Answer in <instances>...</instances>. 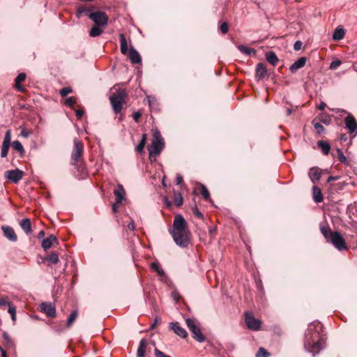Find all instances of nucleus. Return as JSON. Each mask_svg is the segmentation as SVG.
Returning a JSON list of instances; mask_svg holds the SVG:
<instances>
[{
  "label": "nucleus",
  "mask_w": 357,
  "mask_h": 357,
  "mask_svg": "<svg viewBox=\"0 0 357 357\" xmlns=\"http://www.w3.org/2000/svg\"><path fill=\"white\" fill-rule=\"evenodd\" d=\"M174 242L180 247L186 248L190 243V231L184 218L176 215L173 222V228L170 231Z\"/></svg>",
  "instance_id": "f257e3e1"
},
{
  "label": "nucleus",
  "mask_w": 357,
  "mask_h": 357,
  "mask_svg": "<svg viewBox=\"0 0 357 357\" xmlns=\"http://www.w3.org/2000/svg\"><path fill=\"white\" fill-rule=\"evenodd\" d=\"M321 328L319 322H313L309 325L305 333V347L314 356L324 348V341L319 336Z\"/></svg>",
  "instance_id": "f03ea898"
},
{
  "label": "nucleus",
  "mask_w": 357,
  "mask_h": 357,
  "mask_svg": "<svg viewBox=\"0 0 357 357\" xmlns=\"http://www.w3.org/2000/svg\"><path fill=\"white\" fill-rule=\"evenodd\" d=\"M320 231L326 241L331 243L337 250L343 251L348 249L346 241L338 231H333L328 227H321Z\"/></svg>",
  "instance_id": "7ed1b4c3"
},
{
  "label": "nucleus",
  "mask_w": 357,
  "mask_h": 357,
  "mask_svg": "<svg viewBox=\"0 0 357 357\" xmlns=\"http://www.w3.org/2000/svg\"><path fill=\"white\" fill-rule=\"evenodd\" d=\"M84 152V144L77 138L73 140V149L71 153V159L73 160V165L76 166L78 169H80L82 172L84 170V167L82 165L83 163V155Z\"/></svg>",
  "instance_id": "20e7f679"
},
{
  "label": "nucleus",
  "mask_w": 357,
  "mask_h": 357,
  "mask_svg": "<svg viewBox=\"0 0 357 357\" xmlns=\"http://www.w3.org/2000/svg\"><path fill=\"white\" fill-rule=\"evenodd\" d=\"M127 93L124 89H118L109 97V100L115 114H118L121 111Z\"/></svg>",
  "instance_id": "39448f33"
},
{
  "label": "nucleus",
  "mask_w": 357,
  "mask_h": 357,
  "mask_svg": "<svg viewBox=\"0 0 357 357\" xmlns=\"http://www.w3.org/2000/svg\"><path fill=\"white\" fill-rule=\"evenodd\" d=\"M165 146V143L159 131L154 132L151 146L148 148L149 158L157 157Z\"/></svg>",
  "instance_id": "423d86ee"
},
{
  "label": "nucleus",
  "mask_w": 357,
  "mask_h": 357,
  "mask_svg": "<svg viewBox=\"0 0 357 357\" xmlns=\"http://www.w3.org/2000/svg\"><path fill=\"white\" fill-rule=\"evenodd\" d=\"M185 322L188 329L192 333V337L198 342H204L205 336L202 333L200 324L195 319L187 318Z\"/></svg>",
  "instance_id": "0eeeda50"
},
{
  "label": "nucleus",
  "mask_w": 357,
  "mask_h": 357,
  "mask_svg": "<svg viewBox=\"0 0 357 357\" xmlns=\"http://www.w3.org/2000/svg\"><path fill=\"white\" fill-rule=\"evenodd\" d=\"M89 18L94 22L95 24L100 26H106L108 22V17L105 12L97 11L89 14Z\"/></svg>",
  "instance_id": "6e6552de"
},
{
  "label": "nucleus",
  "mask_w": 357,
  "mask_h": 357,
  "mask_svg": "<svg viewBox=\"0 0 357 357\" xmlns=\"http://www.w3.org/2000/svg\"><path fill=\"white\" fill-rule=\"evenodd\" d=\"M245 321L247 327L252 331H258L261 327V321L255 318L250 312H245Z\"/></svg>",
  "instance_id": "1a4fd4ad"
},
{
  "label": "nucleus",
  "mask_w": 357,
  "mask_h": 357,
  "mask_svg": "<svg viewBox=\"0 0 357 357\" xmlns=\"http://www.w3.org/2000/svg\"><path fill=\"white\" fill-rule=\"evenodd\" d=\"M23 175L24 172L19 169L8 170L5 172V177L14 183H17L22 179Z\"/></svg>",
  "instance_id": "9d476101"
},
{
  "label": "nucleus",
  "mask_w": 357,
  "mask_h": 357,
  "mask_svg": "<svg viewBox=\"0 0 357 357\" xmlns=\"http://www.w3.org/2000/svg\"><path fill=\"white\" fill-rule=\"evenodd\" d=\"M10 140H11V131L10 130H8L6 132L4 139L2 143L1 146V156L2 158H5L7 156L9 147L10 145Z\"/></svg>",
  "instance_id": "9b49d317"
},
{
  "label": "nucleus",
  "mask_w": 357,
  "mask_h": 357,
  "mask_svg": "<svg viewBox=\"0 0 357 357\" xmlns=\"http://www.w3.org/2000/svg\"><path fill=\"white\" fill-rule=\"evenodd\" d=\"M344 123L346 128L349 130L351 134L354 133V135L357 133V121L351 114H348V116L344 119Z\"/></svg>",
  "instance_id": "f8f14e48"
},
{
  "label": "nucleus",
  "mask_w": 357,
  "mask_h": 357,
  "mask_svg": "<svg viewBox=\"0 0 357 357\" xmlns=\"http://www.w3.org/2000/svg\"><path fill=\"white\" fill-rule=\"evenodd\" d=\"M41 311L44 312L49 317H54L56 316V308L52 303H43L40 305Z\"/></svg>",
  "instance_id": "ddd939ff"
},
{
  "label": "nucleus",
  "mask_w": 357,
  "mask_h": 357,
  "mask_svg": "<svg viewBox=\"0 0 357 357\" xmlns=\"http://www.w3.org/2000/svg\"><path fill=\"white\" fill-rule=\"evenodd\" d=\"M171 330H172L178 336L181 338H186L188 337L187 331L180 326L178 322H172L169 324Z\"/></svg>",
  "instance_id": "4468645a"
},
{
  "label": "nucleus",
  "mask_w": 357,
  "mask_h": 357,
  "mask_svg": "<svg viewBox=\"0 0 357 357\" xmlns=\"http://www.w3.org/2000/svg\"><path fill=\"white\" fill-rule=\"evenodd\" d=\"M268 75L267 70L266 66L262 63H259L257 65L255 70V77L257 80L264 79Z\"/></svg>",
  "instance_id": "2eb2a0df"
},
{
  "label": "nucleus",
  "mask_w": 357,
  "mask_h": 357,
  "mask_svg": "<svg viewBox=\"0 0 357 357\" xmlns=\"http://www.w3.org/2000/svg\"><path fill=\"white\" fill-rule=\"evenodd\" d=\"M128 57L132 64L142 63V58L139 52L133 47H130L128 51Z\"/></svg>",
  "instance_id": "dca6fc26"
},
{
  "label": "nucleus",
  "mask_w": 357,
  "mask_h": 357,
  "mask_svg": "<svg viewBox=\"0 0 357 357\" xmlns=\"http://www.w3.org/2000/svg\"><path fill=\"white\" fill-rule=\"evenodd\" d=\"M309 177L312 183H316L321 178V171L317 167H312L308 172Z\"/></svg>",
  "instance_id": "f3484780"
},
{
  "label": "nucleus",
  "mask_w": 357,
  "mask_h": 357,
  "mask_svg": "<svg viewBox=\"0 0 357 357\" xmlns=\"http://www.w3.org/2000/svg\"><path fill=\"white\" fill-rule=\"evenodd\" d=\"M307 61L306 57L302 56L300 57L298 60H296L290 67L289 70L291 73L296 72L298 69L303 68Z\"/></svg>",
  "instance_id": "a211bd4d"
},
{
  "label": "nucleus",
  "mask_w": 357,
  "mask_h": 357,
  "mask_svg": "<svg viewBox=\"0 0 357 357\" xmlns=\"http://www.w3.org/2000/svg\"><path fill=\"white\" fill-rule=\"evenodd\" d=\"M114 194L115 195L117 203H121L125 197L126 192L121 184H118L117 188L114 189Z\"/></svg>",
  "instance_id": "6ab92c4d"
},
{
  "label": "nucleus",
  "mask_w": 357,
  "mask_h": 357,
  "mask_svg": "<svg viewBox=\"0 0 357 357\" xmlns=\"http://www.w3.org/2000/svg\"><path fill=\"white\" fill-rule=\"evenodd\" d=\"M2 230L3 231L5 236L8 239L13 242L17 241V236L15 233L14 229L12 227L8 226H3Z\"/></svg>",
  "instance_id": "aec40b11"
},
{
  "label": "nucleus",
  "mask_w": 357,
  "mask_h": 357,
  "mask_svg": "<svg viewBox=\"0 0 357 357\" xmlns=\"http://www.w3.org/2000/svg\"><path fill=\"white\" fill-rule=\"evenodd\" d=\"M20 225L24 231L27 234H30L32 232L31 223L29 218H24L20 222Z\"/></svg>",
  "instance_id": "412c9836"
},
{
  "label": "nucleus",
  "mask_w": 357,
  "mask_h": 357,
  "mask_svg": "<svg viewBox=\"0 0 357 357\" xmlns=\"http://www.w3.org/2000/svg\"><path fill=\"white\" fill-rule=\"evenodd\" d=\"M266 59L273 66H275L279 61L277 55L273 51L266 53Z\"/></svg>",
  "instance_id": "4be33fe9"
},
{
  "label": "nucleus",
  "mask_w": 357,
  "mask_h": 357,
  "mask_svg": "<svg viewBox=\"0 0 357 357\" xmlns=\"http://www.w3.org/2000/svg\"><path fill=\"white\" fill-rule=\"evenodd\" d=\"M146 344L147 343L145 339H142L140 340L137 352V357H144Z\"/></svg>",
  "instance_id": "5701e85b"
},
{
  "label": "nucleus",
  "mask_w": 357,
  "mask_h": 357,
  "mask_svg": "<svg viewBox=\"0 0 357 357\" xmlns=\"http://www.w3.org/2000/svg\"><path fill=\"white\" fill-rule=\"evenodd\" d=\"M344 35L345 31L344 29L338 26L335 29V31L333 34V39L334 40H340L344 38Z\"/></svg>",
  "instance_id": "b1692460"
},
{
  "label": "nucleus",
  "mask_w": 357,
  "mask_h": 357,
  "mask_svg": "<svg viewBox=\"0 0 357 357\" xmlns=\"http://www.w3.org/2000/svg\"><path fill=\"white\" fill-rule=\"evenodd\" d=\"M26 79V74L24 73H20L15 78V87L20 91H23L24 88L20 85V83L24 82Z\"/></svg>",
  "instance_id": "393cba45"
},
{
  "label": "nucleus",
  "mask_w": 357,
  "mask_h": 357,
  "mask_svg": "<svg viewBox=\"0 0 357 357\" xmlns=\"http://www.w3.org/2000/svg\"><path fill=\"white\" fill-rule=\"evenodd\" d=\"M313 199L316 203H320L323 201V195L321 190L317 186L313 187Z\"/></svg>",
  "instance_id": "a878e982"
},
{
  "label": "nucleus",
  "mask_w": 357,
  "mask_h": 357,
  "mask_svg": "<svg viewBox=\"0 0 357 357\" xmlns=\"http://www.w3.org/2000/svg\"><path fill=\"white\" fill-rule=\"evenodd\" d=\"M119 39L121 43V52L123 54H125L128 52V45L123 33L119 35Z\"/></svg>",
  "instance_id": "bb28decb"
},
{
  "label": "nucleus",
  "mask_w": 357,
  "mask_h": 357,
  "mask_svg": "<svg viewBox=\"0 0 357 357\" xmlns=\"http://www.w3.org/2000/svg\"><path fill=\"white\" fill-rule=\"evenodd\" d=\"M317 145L319 148L321 149L322 152L324 155H328L330 149H331V145L329 143H328L326 141H319L317 142Z\"/></svg>",
  "instance_id": "cd10ccee"
},
{
  "label": "nucleus",
  "mask_w": 357,
  "mask_h": 357,
  "mask_svg": "<svg viewBox=\"0 0 357 357\" xmlns=\"http://www.w3.org/2000/svg\"><path fill=\"white\" fill-rule=\"evenodd\" d=\"M146 138H147V135L146 133H144L142 136V139H141L139 143L138 144V145L136 147L137 152L142 153L144 151V146H145L146 142Z\"/></svg>",
  "instance_id": "c85d7f7f"
},
{
  "label": "nucleus",
  "mask_w": 357,
  "mask_h": 357,
  "mask_svg": "<svg viewBox=\"0 0 357 357\" xmlns=\"http://www.w3.org/2000/svg\"><path fill=\"white\" fill-rule=\"evenodd\" d=\"M238 49L242 53H244L247 55H250L251 54H255V50L253 48L248 47L245 45H238Z\"/></svg>",
  "instance_id": "c756f323"
},
{
  "label": "nucleus",
  "mask_w": 357,
  "mask_h": 357,
  "mask_svg": "<svg viewBox=\"0 0 357 357\" xmlns=\"http://www.w3.org/2000/svg\"><path fill=\"white\" fill-rule=\"evenodd\" d=\"M45 260L52 264H57L59 262V256L56 252H54L50 253L48 256H47L45 258Z\"/></svg>",
  "instance_id": "7c9ffc66"
},
{
  "label": "nucleus",
  "mask_w": 357,
  "mask_h": 357,
  "mask_svg": "<svg viewBox=\"0 0 357 357\" xmlns=\"http://www.w3.org/2000/svg\"><path fill=\"white\" fill-rule=\"evenodd\" d=\"M99 26H100L95 25L91 29L89 32V36L91 37L98 36L102 33V30Z\"/></svg>",
  "instance_id": "2f4dec72"
},
{
  "label": "nucleus",
  "mask_w": 357,
  "mask_h": 357,
  "mask_svg": "<svg viewBox=\"0 0 357 357\" xmlns=\"http://www.w3.org/2000/svg\"><path fill=\"white\" fill-rule=\"evenodd\" d=\"M12 147L13 149L17 151L20 154H23L24 153V149L21 142L18 140H15L12 143Z\"/></svg>",
  "instance_id": "473e14b6"
},
{
  "label": "nucleus",
  "mask_w": 357,
  "mask_h": 357,
  "mask_svg": "<svg viewBox=\"0 0 357 357\" xmlns=\"http://www.w3.org/2000/svg\"><path fill=\"white\" fill-rule=\"evenodd\" d=\"M78 317V311L77 310H73L70 314L68 317V319L67 320V327H70L73 323L75 321V320Z\"/></svg>",
  "instance_id": "72a5a7b5"
},
{
  "label": "nucleus",
  "mask_w": 357,
  "mask_h": 357,
  "mask_svg": "<svg viewBox=\"0 0 357 357\" xmlns=\"http://www.w3.org/2000/svg\"><path fill=\"white\" fill-rule=\"evenodd\" d=\"M151 267L153 270H154L160 276H164L165 275V271L160 266V265L158 263L153 262L151 264Z\"/></svg>",
  "instance_id": "f704fd0d"
},
{
  "label": "nucleus",
  "mask_w": 357,
  "mask_h": 357,
  "mask_svg": "<svg viewBox=\"0 0 357 357\" xmlns=\"http://www.w3.org/2000/svg\"><path fill=\"white\" fill-rule=\"evenodd\" d=\"M312 123L318 135H321L325 132L324 127L320 123L316 122L315 119L312 121Z\"/></svg>",
  "instance_id": "c9c22d12"
},
{
  "label": "nucleus",
  "mask_w": 357,
  "mask_h": 357,
  "mask_svg": "<svg viewBox=\"0 0 357 357\" xmlns=\"http://www.w3.org/2000/svg\"><path fill=\"white\" fill-rule=\"evenodd\" d=\"M174 202L177 206H180L183 204V199L181 192H174Z\"/></svg>",
  "instance_id": "e433bc0d"
},
{
  "label": "nucleus",
  "mask_w": 357,
  "mask_h": 357,
  "mask_svg": "<svg viewBox=\"0 0 357 357\" xmlns=\"http://www.w3.org/2000/svg\"><path fill=\"white\" fill-rule=\"evenodd\" d=\"M92 13L91 8L79 7L77 11V15L78 17H79L82 14H85L89 16V14Z\"/></svg>",
  "instance_id": "4c0bfd02"
},
{
  "label": "nucleus",
  "mask_w": 357,
  "mask_h": 357,
  "mask_svg": "<svg viewBox=\"0 0 357 357\" xmlns=\"http://www.w3.org/2000/svg\"><path fill=\"white\" fill-rule=\"evenodd\" d=\"M7 305H8V312L10 314L12 320L13 321H15L16 319V314H15L16 308L13 304H10L9 302H8V304H7Z\"/></svg>",
  "instance_id": "58836bf2"
},
{
  "label": "nucleus",
  "mask_w": 357,
  "mask_h": 357,
  "mask_svg": "<svg viewBox=\"0 0 357 357\" xmlns=\"http://www.w3.org/2000/svg\"><path fill=\"white\" fill-rule=\"evenodd\" d=\"M201 194L205 200L210 199V193L206 187L204 185H201Z\"/></svg>",
  "instance_id": "ea45409f"
},
{
  "label": "nucleus",
  "mask_w": 357,
  "mask_h": 357,
  "mask_svg": "<svg viewBox=\"0 0 357 357\" xmlns=\"http://www.w3.org/2000/svg\"><path fill=\"white\" fill-rule=\"evenodd\" d=\"M269 356L270 353L263 347L259 348L256 354V357H268Z\"/></svg>",
  "instance_id": "a19ab883"
},
{
  "label": "nucleus",
  "mask_w": 357,
  "mask_h": 357,
  "mask_svg": "<svg viewBox=\"0 0 357 357\" xmlns=\"http://www.w3.org/2000/svg\"><path fill=\"white\" fill-rule=\"evenodd\" d=\"M337 151L338 159H339L340 162L343 164H347V158L343 154V152L342 151V150L340 149H337Z\"/></svg>",
  "instance_id": "79ce46f5"
},
{
  "label": "nucleus",
  "mask_w": 357,
  "mask_h": 357,
  "mask_svg": "<svg viewBox=\"0 0 357 357\" xmlns=\"http://www.w3.org/2000/svg\"><path fill=\"white\" fill-rule=\"evenodd\" d=\"M41 245L45 250H47V249L50 248L52 246V244L50 242V241L47 238L42 241Z\"/></svg>",
  "instance_id": "37998d69"
},
{
  "label": "nucleus",
  "mask_w": 357,
  "mask_h": 357,
  "mask_svg": "<svg viewBox=\"0 0 357 357\" xmlns=\"http://www.w3.org/2000/svg\"><path fill=\"white\" fill-rule=\"evenodd\" d=\"M72 92V89L69 86L63 87L60 90V95L62 97L66 96L68 94Z\"/></svg>",
  "instance_id": "c03bdc74"
},
{
  "label": "nucleus",
  "mask_w": 357,
  "mask_h": 357,
  "mask_svg": "<svg viewBox=\"0 0 357 357\" xmlns=\"http://www.w3.org/2000/svg\"><path fill=\"white\" fill-rule=\"evenodd\" d=\"M3 337L8 347L13 346V342L11 338L10 337L9 335L6 332H4L3 333Z\"/></svg>",
  "instance_id": "a18cd8bd"
},
{
  "label": "nucleus",
  "mask_w": 357,
  "mask_h": 357,
  "mask_svg": "<svg viewBox=\"0 0 357 357\" xmlns=\"http://www.w3.org/2000/svg\"><path fill=\"white\" fill-rule=\"evenodd\" d=\"M342 62L340 60L337 59L333 61H332L330 64V69L331 70H336L340 65Z\"/></svg>",
  "instance_id": "49530a36"
},
{
  "label": "nucleus",
  "mask_w": 357,
  "mask_h": 357,
  "mask_svg": "<svg viewBox=\"0 0 357 357\" xmlns=\"http://www.w3.org/2000/svg\"><path fill=\"white\" fill-rule=\"evenodd\" d=\"M75 103L76 99L74 97H69L65 101V104L69 107H73Z\"/></svg>",
  "instance_id": "de8ad7c7"
},
{
  "label": "nucleus",
  "mask_w": 357,
  "mask_h": 357,
  "mask_svg": "<svg viewBox=\"0 0 357 357\" xmlns=\"http://www.w3.org/2000/svg\"><path fill=\"white\" fill-rule=\"evenodd\" d=\"M229 29V25L226 22H222L220 26V31L225 34L228 32Z\"/></svg>",
  "instance_id": "09e8293b"
},
{
  "label": "nucleus",
  "mask_w": 357,
  "mask_h": 357,
  "mask_svg": "<svg viewBox=\"0 0 357 357\" xmlns=\"http://www.w3.org/2000/svg\"><path fill=\"white\" fill-rule=\"evenodd\" d=\"M192 212L196 217H197L199 219H203L204 215L197 206H195L192 208Z\"/></svg>",
  "instance_id": "8fccbe9b"
},
{
  "label": "nucleus",
  "mask_w": 357,
  "mask_h": 357,
  "mask_svg": "<svg viewBox=\"0 0 357 357\" xmlns=\"http://www.w3.org/2000/svg\"><path fill=\"white\" fill-rule=\"evenodd\" d=\"M154 353L155 357H171L168 355H166L164 352L160 351L157 348L155 349Z\"/></svg>",
  "instance_id": "3c124183"
},
{
  "label": "nucleus",
  "mask_w": 357,
  "mask_h": 357,
  "mask_svg": "<svg viewBox=\"0 0 357 357\" xmlns=\"http://www.w3.org/2000/svg\"><path fill=\"white\" fill-rule=\"evenodd\" d=\"M302 45H303V43L301 41H300V40L296 41V43L294 45V50L299 51L302 47Z\"/></svg>",
  "instance_id": "603ef678"
},
{
  "label": "nucleus",
  "mask_w": 357,
  "mask_h": 357,
  "mask_svg": "<svg viewBox=\"0 0 357 357\" xmlns=\"http://www.w3.org/2000/svg\"><path fill=\"white\" fill-rule=\"evenodd\" d=\"M142 114L140 112H136L133 114V119L135 120V122H138Z\"/></svg>",
  "instance_id": "864d4df0"
},
{
  "label": "nucleus",
  "mask_w": 357,
  "mask_h": 357,
  "mask_svg": "<svg viewBox=\"0 0 357 357\" xmlns=\"http://www.w3.org/2000/svg\"><path fill=\"white\" fill-rule=\"evenodd\" d=\"M183 177L180 174H177L176 177V182L177 185H181L183 183Z\"/></svg>",
  "instance_id": "5fc2aeb1"
},
{
  "label": "nucleus",
  "mask_w": 357,
  "mask_h": 357,
  "mask_svg": "<svg viewBox=\"0 0 357 357\" xmlns=\"http://www.w3.org/2000/svg\"><path fill=\"white\" fill-rule=\"evenodd\" d=\"M128 228L130 231H134L135 229V226L133 220H131L130 222L128 223Z\"/></svg>",
  "instance_id": "6e6d98bb"
},
{
  "label": "nucleus",
  "mask_w": 357,
  "mask_h": 357,
  "mask_svg": "<svg viewBox=\"0 0 357 357\" xmlns=\"http://www.w3.org/2000/svg\"><path fill=\"white\" fill-rule=\"evenodd\" d=\"M29 132H28L25 129H23L22 131H21V135L25 138H27L29 136Z\"/></svg>",
  "instance_id": "4d7b16f0"
},
{
  "label": "nucleus",
  "mask_w": 357,
  "mask_h": 357,
  "mask_svg": "<svg viewBox=\"0 0 357 357\" xmlns=\"http://www.w3.org/2000/svg\"><path fill=\"white\" fill-rule=\"evenodd\" d=\"M75 114L77 116V118L80 119L82 117V116L84 114V111L82 109H77L75 112Z\"/></svg>",
  "instance_id": "13d9d810"
},
{
  "label": "nucleus",
  "mask_w": 357,
  "mask_h": 357,
  "mask_svg": "<svg viewBox=\"0 0 357 357\" xmlns=\"http://www.w3.org/2000/svg\"><path fill=\"white\" fill-rule=\"evenodd\" d=\"M47 238L50 241L52 245L54 243H57V239L54 235H50Z\"/></svg>",
  "instance_id": "bf43d9fd"
},
{
  "label": "nucleus",
  "mask_w": 357,
  "mask_h": 357,
  "mask_svg": "<svg viewBox=\"0 0 357 357\" xmlns=\"http://www.w3.org/2000/svg\"><path fill=\"white\" fill-rule=\"evenodd\" d=\"M7 304H8V301L6 299L3 298H0V306H5Z\"/></svg>",
  "instance_id": "052dcab7"
},
{
  "label": "nucleus",
  "mask_w": 357,
  "mask_h": 357,
  "mask_svg": "<svg viewBox=\"0 0 357 357\" xmlns=\"http://www.w3.org/2000/svg\"><path fill=\"white\" fill-rule=\"evenodd\" d=\"M339 177L338 176H330L328 179H327V182L328 183H330L331 181H337L338 180Z\"/></svg>",
  "instance_id": "680f3d73"
},
{
  "label": "nucleus",
  "mask_w": 357,
  "mask_h": 357,
  "mask_svg": "<svg viewBox=\"0 0 357 357\" xmlns=\"http://www.w3.org/2000/svg\"><path fill=\"white\" fill-rule=\"evenodd\" d=\"M326 105L325 102H321V104L318 106V109L320 110H323L326 108Z\"/></svg>",
  "instance_id": "e2e57ef3"
},
{
  "label": "nucleus",
  "mask_w": 357,
  "mask_h": 357,
  "mask_svg": "<svg viewBox=\"0 0 357 357\" xmlns=\"http://www.w3.org/2000/svg\"><path fill=\"white\" fill-rule=\"evenodd\" d=\"M119 204V203H117L116 202L114 204H113V205H112V211H113L114 213H116L117 211L118 204Z\"/></svg>",
  "instance_id": "0e129e2a"
},
{
  "label": "nucleus",
  "mask_w": 357,
  "mask_h": 357,
  "mask_svg": "<svg viewBox=\"0 0 357 357\" xmlns=\"http://www.w3.org/2000/svg\"><path fill=\"white\" fill-rule=\"evenodd\" d=\"M159 319H160L158 317H156L155 318L154 322L151 325V329H153L155 327V326L156 325V324H157V322L158 321Z\"/></svg>",
  "instance_id": "69168bd1"
},
{
  "label": "nucleus",
  "mask_w": 357,
  "mask_h": 357,
  "mask_svg": "<svg viewBox=\"0 0 357 357\" xmlns=\"http://www.w3.org/2000/svg\"><path fill=\"white\" fill-rule=\"evenodd\" d=\"M1 353V357H7L6 351L5 349L0 348Z\"/></svg>",
  "instance_id": "338daca9"
},
{
  "label": "nucleus",
  "mask_w": 357,
  "mask_h": 357,
  "mask_svg": "<svg viewBox=\"0 0 357 357\" xmlns=\"http://www.w3.org/2000/svg\"><path fill=\"white\" fill-rule=\"evenodd\" d=\"M45 236V231L41 230L39 233H38V238H42Z\"/></svg>",
  "instance_id": "774afa93"
}]
</instances>
